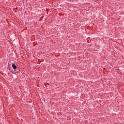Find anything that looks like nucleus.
<instances>
[{
	"instance_id": "nucleus-1",
	"label": "nucleus",
	"mask_w": 124,
	"mask_h": 124,
	"mask_svg": "<svg viewBox=\"0 0 124 124\" xmlns=\"http://www.w3.org/2000/svg\"><path fill=\"white\" fill-rule=\"evenodd\" d=\"M13 68L14 69V70H16V69H17V66H16L15 65V64H13L12 65Z\"/></svg>"
}]
</instances>
